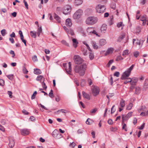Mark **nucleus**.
I'll return each mask as SVG.
<instances>
[{"mask_svg": "<svg viewBox=\"0 0 148 148\" xmlns=\"http://www.w3.org/2000/svg\"><path fill=\"white\" fill-rule=\"evenodd\" d=\"M32 59L34 62L37 61L38 60L37 56L36 55H34L32 57Z\"/></svg>", "mask_w": 148, "mask_h": 148, "instance_id": "obj_48", "label": "nucleus"}, {"mask_svg": "<svg viewBox=\"0 0 148 148\" xmlns=\"http://www.w3.org/2000/svg\"><path fill=\"white\" fill-rule=\"evenodd\" d=\"M69 34H70L71 35L73 36L74 34V33L73 31L71 29H69V31H68L67 32Z\"/></svg>", "mask_w": 148, "mask_h": 148, "instance_id": "obj_44", "label": "nucleus"}, {"mask_svg": "<svg viewBox=\"0 0 148 148\" xmlns=\"http://www.w3.org/2000/svg\"><path fill=\"white\" fill-rule=\"evenodd\" d=\"M97 21V18L91 16L88 17L86 20V23L87 24L92 25L96 23Z\"/></svg>", "mask_w": 148, "mask_h": 148, "instance_id": "obj_4", "label": "nucleus"}, {"mask_svg": "<svg viewBox=\"0 0 148 148\" xmlns=\"http://www.w3.org/2000/svg\"><path fill=\"white\" fill-rule=\"evenodd\" d=\"M30 35L32 37L36 38V33L35 31H31L30 32Z\"/></svg>", "mask_w": 148, "mask_h": 148, "instance_id": "obj_24", "label": "nucleus"}, {"mask_svg": "<svg viewBox=\"0 0 148 148\" xmlns=\"http://www.w3.org/2000/svg\"><path fill=\"white\" fill-rule=\"evenodd\" d=\"M4 84V80L2 79H0V85L3 86V85Z\"/></svg>", "mask_w": 148, "mask_h": 148, "instance_id": "obj_52", "label": "nucleus"}, {"mask_svg": "<svg viewBox=\"0 0 148 148\" xmlns=\"http://www.w3.org/2000/svg\"><path fill=\"white\" fill-rule=\"evenodd\" d=\"M110 7L114 10H115L116 8V3H112L110 5Z\"/></svg>", "mask_w": 148, "mask_h": 148, "instance_id": "obj_32", "label": "nucleus"}, {"mask_svg": "<svg viewBox=\"0 0 148 148\" xmlns=\"http://www.w3.org/2000/svg\"><path fill=\"white\" fill-rule=\"evenodd\" d=\"M82 94L84 97L86 99L89 100L90 99V96L89 94L86 93L84 91H82Z\"/></svg>", "mask_w": 148, "mask_h": 148, "instance_id": "obj_18", "label": "nucleus"}, {"mask_svg": "<svg viewBox=\"0 0 148 148\" xmlns=\"http://www.w3.org/2000/svg\"><path fill=\"white\" fill-rule=\"evenodd\" d=\"M122 129L123 130H124L126 132H127V126L126 124L125 123L123 124L122 126Z\"/></svg>", "mask_w": 148, "mask_h": 148, "instance_id": "obj_39", "label": "nucleus"}, {"mask_svg": "<svg viewBox=\"0 0 148 148\" xmlns=\"http://www.w3.org/2000/svg\"><path fill=\"white\" fill-rule=\"evenodd\" d=\"M8 121L6 119H2L1 120V123L3 125H5L6 123H7Z\"/></svg>", "mask_w": 148, "mask_h": 148, "instance_id": "obj_41", "label": "nucleus"}, {"mask_svg": "<svg viewBox=\"0 0 148 148\" xmlns=\"http://www.w3.org/2000/svg\"><path fill=\"white\" fill-rule=\"evenodd\" d=\"M114 50V48L112 47L108 48L105 54V55L106 56L112 53L113 52Z\"/></svg>", "mask_w": 148, "mask_h": 148, "instance_id": "obj_15", "label": "nucleus"}, {"mask_svg": "<svg viewBox=\"0 0 148 148\" xmlns=\"http://www.w3.org/2000/svg\"><path fill=\"white\" fill-rule=\"evenodd\" d=\"M86 67V64L83 63L80 65L76 66L75 68V71L76 73H78L80 75L83 76L85 74Z\"/></svg>", "mask_w": 148, "mask_h": 148, "instance_id": "obj_1", "label": "nucleus"}, {"mask_svg": "<svg viewBox=\"0 0 148 148\" xmlns=\"http://www.w3.org/2000/svg\"><path fill=\"white\" fill-rule=\"evenodd\" d=\"M69 71H66L69 74L71 72V62H69Z\"/></svg>", "mask_w": 148, "mask_h": 148, "instance_id": "obj_37", "label": "nucleus"}, {"mask_svg": "<svg viewBox=\"0 0 148 148\" xmlns=\"http://www.w3.org/2000/svg\"><path fill=\"white\" fill-rule=\"evenodd\" d=\"M13 75L12 74L7 75V77L10 80H12L13 79Z\"/></svg>", "mask_w": 148, "mask_h": 148, "instance_id": "obj_43", "label": "nucleus"}, {"mask_svg": "<svg viewBox=\"0 0 148 148\" xmlns=\"http://www.w3.org/2000/svg\"><path fill=\"white\" fill-rule=\"evenodd\" d=\"M61 42L62 43L65 45H66V46H68L69 45V44L66 42V41L64 40H62V41H61Z\"/></svg>", "mask_w": 148, "mask_h": 148, "instance_id": "obj_46", "label": "nucleus"}, {"mask_svg": "<svg viewBox=\"0 0 148 148\" xmlns=\"http://www.w3.org/2000/svg\"><path fill=\"white\" fill-rule=\"evenodd\" d=\"M117 130V128L116 127H112L110 128V130L111 132H114L116 131Z\"/></svg>", "mask_w": 148, "mask_h": 148, "instance_id": "obj_35", "label": "nucleus"}, {"mask_svg": "<svg viewBox=\"0 0 148 148\" xmlns=\"http://www.w3.org/2000/svg\"><path fill=\"white\" fill-rule=\"evenodd\" d=\"M133 106V104L132 103H130L127 106L126 110H130L131 109Z\"/></svg>", "mask_w": 148, "mask_h": 148, "instance_id": "obj_25", "label": "nucleus"}, {"mask_svg": "<svg viewBox=\"0 0 148 148\" xmlns=\"http://www.w3.org/2000/svg\"><path fill=\"white\" fill-rule=\"evenodd\" d=\"M71 10V6L69 5H67L64 6L63 7L62 10L63 13L65 15L70 14Z\"/></svg>", "mask_w": 148, "mask_h": 148, "instance_id": "obj_5", "label": "nucleus"}, {"mask_svg": "<svg viewBox=\"0 0 148 148\" xmlns=\"http://www.w3.org/2000/svg\"><path fill=\"white\" fill-rule=\"evenodd\" d=\"M72 40L73 42V46L76 48L77 46V45L78 44V42L76 39L73 38Z\"/></svg>", "mask_w": 148, "mask_h": 148, "instance_id": "obj_20", "label": "nucleus"}, {"mask_svg": "<svg viewBox=\"0 0 148 148\" xmlns=\"http://www.w3.org/2000/svg\"><path fill=\"white\" fill-rule=\"evenodd\" d=\"M23 70L24 73L27 74L28 72V70L25 66L23 67Z\"/></svg>", "mask_w": 148, "mask_h": 148, "instance_id": "obj_42", "label": "nucleus"}, {"mask_svg": "<svg viewBox=\"0 0 148 148\" xmlns=\"http://www.w3.org/2000/svg\"><path fill=\"white\" fill-rule=\"evenodd\" d=\"M9 53L10 54L12 55V57L14 58L15 56L14 52V51L12 50H11L10 52Z\"/></svg>", "mask_w": 148, "mask_h": 148, "instance_id": "obj_49", "label": "nucleus"}, {"mask_svg": "<svg viewBox=\"0 0 148 148\" xmlns=\"http://www.w3.org/2000/svg\"><path fill=\"white\" fill-rule=\"evenodd\" d=\"M0 130L2 132H4L5 131L4 127L1 125H0Z\"/></svg>", "mask_w": 148, "mask_h": 148, "instance_id": "obj_61", "label": "nucleus"}, {"mask_svg": "<svg viewBox=\"0 0 148 148\" xmlns=\"http://www.w3.org/2000/svg\"><path fill=\"white\" fill-rule=\"evenodd\" d=\"M91 90L93 95L94 96H96L99 94L100 89L96 86L93 85L91 88Z\"/></svg>", "mask_w": 148, "mask_h": 148, "instance_id": "obj_8", "label": "nucleus"}, {"mask_svg": "<svg viewBox=\"0 0 148 148\" xmlns=\"http://www.w3.org/2000/svg\"><path fill=\"white\" fill-rule=\"evenodd\" d=\"M88 35H91L92 34H95L98 37L100 36V35L98 34L97 32L95 30V28L94 27H89L86 29Z\"/></svg>", "mask_w": 148, "mask_h": 148, "instance_id": "obj_6", "label": "nucleus"}, {"mask_svg": "<svg viewBox=\"0 0 148 148\" xmlns=\"http://www.w3.org/2000/svg\"><path fill=\"white\" fill-rule=\"evenodd\" d=\"M41 83L42 84V87L44 89L46 90L47 88V86L46 85L45 83L44 82V81H42V83Z\"/></svg>", "mask_w": 148, "mask_h": 148, "instance_id": "obj_38", "label": "nucleus"}, {"mask_svg": "<svg viewBox=\"0 0 148 148\" xmlns=\"http://www.w3.org/2000/svg\"><path fill=\"white\" fill-rule=\"evenodd\" d=\"M96 10L97 12L99 13H103L106 9V7L104 5H98L96 7Z\"/></svg>", "mask_w": 148, "mask_h": 148, "instance_id": "obj_7", "label": "nucleus"}, {"mask_svg": "<svg viewBox=\"0 0 148 148\" xmlns=\"http://www.w3.org/2000/svg\"><path fill=\"white\" fill-rule=\"evenodd\" d=\"M140 90V88H136V94H138L139 93V90Z\"/></svg>", "mask_w": 148, "mask_h": 148, "instance_id": "obj_57", "label": "nucleus"}, {"mask_svg": "<svg viewBox=\"0 0 148 148\" xmlns=\"http://www.w3.org/2000/svg\"><path fill=\"white\" fill-rule=\"evenodd\" d=\"M88 82L90 86L91 85L92 83V81L90 79H88Z\"/></svg>", "mask_w": 148, "mask_h": 148, "instance_id": "obj_64", "label": "nucleus"}, {"mask_svg": "<svg viewBox=\"0 0 148 148\" xmlns=\"http://www.w3.org/2000/svg\"><path fill=\"white\" fill-rule=\"evenodd\" d=\"M91 121V120L90 118H88L86 121V123L88 125H90L91 124L90 121Z\"/></svg>", "mask_w": 148, "mask_h": 148, "instance_id": "obj_51", "label": "nucleus"}, {"mask_svg": "<svg viewBox=\"0 0 148 148\" xmlns=\"http://www.w3.org/2000/svg\"><path fill=\"white\" fill-rule=\"evenodd\" d=\"M107 28V25L106 24H102L100 27V31H98L97 32L98 34H100V33L103 34L105 33Z\"/></svg>", "mask_w": 148, "mask_h": 148, "instance_id": "obj_10", "label": "nucleus"}, {"mask_svg": "<svg viewBox=\"0 0 148 148\" xmlns=\"http://www.w3.org/2000/svg\"><path fill=\"white\" fill-rule=\"evenodd\" d=\"M1 33L3 36H5L7 34L6 30L4 29H3L1 31Z\"/></svg>", "mask_w": 148, "mask_h": 148, "instance_id": "obj_29", "label": "nucleus"}, {"mask_svg": "<svg viewBox=\"0 0 148 148\" xmlns=\"http://www.w3.org/2000/svg\"><path fill=\"white\" fill-rule=\"evenodd\" d=\"M125 105V101L122 100L120 103V106L122 108L124 107Z\"/></svg>", "mask_w": 148, "mask_h": 148, "instance_id": "obj_28", "label": "nucleus"}, {"mask_svg": "<svg viewBox=\"0 0 148 148\" xmlns=\"http://www.w3.org/2000/svg\"><path fill=\"white\" fill-rule=\"evenodd\" d=\"M42 32V27L41 26L40 27H39L38 28L37 30V34L38 36L39 37L40 36V33Z\"/></svg>", "mask_w": 148, "mask_h": 148, "instance_id": "obj_26", "label": "nucleus"}, {"mask_svg": "<svg viewBox=\"0 0 148 148\" xmlns=\"http://www.w3.org/2000/svg\"><path fill=\"white\" fill-rule=\"evenodd\" d=\"M21 133L22 135L25 136L28 134L29 132L28 129H24L21 130Z\"/></svg>", "mask_w": 148, "mask_h": 148, "instance_id": "obj_13", "label": "nucleus"}, {"mask_svg": "<svg viewBox=\"0 0 148 148\" xmlns=\"http://www.w3.org/2000/svg\"><path fill=\"white\" fill-rule=\"evenodd\" d=\"M57 131V130H55L52 133V135L53 137H55L56 136V134H55L56 133V132Z\"/></svg>", "mask_w": 148, "mask_h": 148, "instance_id": "obj_60", "label": "nucleus"}, {"mask_svg": "<svg viewBox=\"0 0 148 148\" xmlns=\"http://www.w3.org/2000/svg\"><path fill=\"white\" fill-rule=\"evenodd\" d=\"M144 87L145 88H148V80L146 79L144 83Z\"/></svg>", "mask_w": 148, "mask_h": 148, "instance_id": "obj_33", "label": "nucleus"}, {"mask_svg": "<svg viewBox=\"0 0 148 148\" xmlns=\"http://www.w3.org/2000/svg\"><path fill=\"white\" fill-rule=\"evenodd\" d=\"M9 140V145L10 147L12 148L14 146L15 143L14 138L12 137H10Z\"/></svg>", "mask_w": 148, "mask_h": 148, "instance_id": "obj_12", "label": "nucleus"}, {"mask_svg": "<svg viewBox=\"0 0 148 148\" xmlns=\"http://www.w3.org/2000/svg\"><path fill=\"white\" fill-rule=\"evenodd\" d=\"M129 51L128 49H126L124 50L123 52L122 55L125 56V55H127L128 54Z\"/></svg>", "mask_w": 148, "mask_h": 148, "instance_id": "obj_34", "label": "nucleus"}, {"mask_svg": "<svg viewBox=\"0 0 148 148\" xmlns=\"http://www.w3.org/2000/svg\"><path fill=\"white\" fill-rule=\"evenodd\" d=\"M109 81L110 83V85H112L113 84V79L112 77V76H111L110 77Z\"/></svg>", "mask_w": 148, "mask_h": 148, "instance_id": "obj_63", "label": "nucleus"}, {"mask_svg": "<svg viewBox=\"0 0 148 148\" xmlns=\"http://www.w3.org/2000/svg\"><path fill=\"white\" fill-rule=\"evenodd\" d=\"M120 75V73L119 72L116 71L114 74V75L116 76L117 77H119Z\"/></svg>", "mask_w": 148, "mask_h": 148, "instance_id": "obj_45", "label": "nucleus"}, {"mask_svg": "<svg viewBox=\"0 0 148 148\" xmlns=\"http://www.w3.org/2000/svg\"><path fill=\"white\" fill-rule=\"evenodd\" d=\"M56 100L57 102H59L60 101L59 96L58 95H57L56 98Z\"/></svg>", "mask_w": 148, "mask_h": 148, "instance_id": "obj_62", "label": "nucleus"}, {"mask_svg": "<svg viewBox=\"0 0 148 148\" xmlns=\"http://www.w3.org/2000/svg\"><path fill=\"white\" fill-rule=\"evenodd\" d=\"M23 2L24 3L27 9H28V5L27 2L25 1V0H23Z\"/></svg>", "mask_w": 148, "mask_h": 148, "instance_id": "obj_54", "label": "nucleus"}, {"mask_svg": "<svg viewBox=\"0 0 148 148\" xmlns=\"http://www.w3.org/2000/svg\"><path fill=\"white\" fill-rule=\"evenodd\" d=\"M89 58L90 60H92L94 58V54L91 52H90Z\"/></svg>", "mask_w": 148, "mask_h": 148, "instance_id": "obj_30", "label": "nucleus"}, {"mask_svg": "<svg viewBox=\"0 0 148 148\" xmlns=\"http://www.w3.org/2000/svg\"><path fill=\"white\" fill-rule=\"evenodd\" d=\"M126 80L125 81L123 82L124 84H126L127 83L130 82L131 83V81H132L131 79L130 78H127V79H126Z\"/></svg>", "mask_w": 148, "mask_h": 148, "instance_id": "obj_31", "label": "nucleus"}, {"mask_svg": "<svg viewBox=\"0 0 148 148\" xmlns=\"http://www.w3.org/2000/svg\"><path fill=\"white\" fill-rule=\"evenodd\" d=\"M146 15H144L140 17V20L143 21L146 20Z\"/></svg>", "mask_w": 148, "mask_h": 148, "instance_id": "obj_36", "label": "nucleus"}, {"mask_svg": "<svg viewBox=\"0 0 148 148\" xmlns=\"http://www.w3.org/2000/svg\"><path fill=\"white\" fill-rule=\"evenodd\" d=\"M131 84L132 85H135L136 84L138 81V79L136 77H134L131 79Z\"/></svg>", "mask_w": 148, "mask_h": 148, "instance_id": "obj_17", "label": "nucleus"}, {"mask_svg": "<svg viewBox=\"0 0 148 148\" xmlns=\"http://www.w3.org/2000/svg\"><path fill=\"white\" fill-rule=\"evenodd\" d=\"M75 3L77 5H80L83 3L82 0H75Z\"/></svg>", "mask_w": 148, "mask_h": 148, "instance_id": "obj_23", "label": "nucleus"}, {"mask_svg": "<svg viewBox=\"0 0 148 148\" xmlns=\"http://www.w3.org/2000/svg\"><path fill=\"white\" fill-rule=\"evenodd\" d=\"M83 13V10L81 9H79L74 14L73 18L75 20H78L81 17Z\"/></svg>", "mask_w": 148, "mask_h": 148, "instance_id": "obj_3", "label": "nucleus"}, {"mask_svg": "<svg viewBox=\"0 0 148 148\" xmlns=\"http://www.w3.org/2000/svg\"><path fill=\"white\" fill-rule=\"evenodd\" d=\"M36 80L38 81H40V83H42V81H44L45 80V78L41 75H38L36 78Z\"/></svg>", "mask_w": 148, "mask_h": 148, "instance_id": "obj_16", "label": "nucleus"}, {"mask_svg": "<svg viewBox=\"0 0 148 148\" xmlns=\"http://www.w3.org/2000/svg\"><path fill=\"white\" fill-rule=\"evenodd\" d=\"M92 45L93 48L95 49H97L98 48V46L97 45L96 42L94 41L92 42Z\"/></svg>", "mask_w": 148, "mask_h": 148, "instance_id": "obj_27", "label": "nucleus"}, {"mask_svg": "<svg viewBox=\"0 0 148 148\" xmlns=\"http://www.w3.org/2000/svg\"><path fill=\"white\" fill-rule=\"evenodd\" d=\"M134 66V64H133L127 70L125 71L122 75L121 77V79L122 80L125 79H127V78H128L131 73V71L133 69Z\"/></svg>", "mask_w": 148, "mask_h": 148, "instance_id": "obj_2", "label": "nucleus"}, {"mask_svg": "<svg viewBox=\"0 0 148 148\" xmlns=\"http://www.w3.org/2000/svg\"><path fill=\"white\" fill-rule=\"evenodd\" d=\"M54 19L57 21L58 23H60L61 22V18L57 14H55L54 16Z\"/></svg>", "mask_w": 148, "mask_h": 148, "instance_id": "obj_19", "label": "nucleus"}, {"mask_svg": "<svg viewBox=\"0 0 148 148\" xmlns=\"http://www.w3.org/2000/svg\"><path fill=\"white\" fill-rule=\"evenodd\" d=\"M65 24L68 27H71L72 24L71 19L69 18H67L66 20Z\"/></svg>", "mask_w": 148, "mask_h": 148, "instance_id": "obj_14", "label": "nucleus"}, {"mask_svg": "<svg viewBox=\"0 0 148 148\" xmlns=\"http://www.w3.org/2000/svg\"><path fill=\"white\" fill-rule=\"evenodd\" d=\"M114 60H110L108 62L107 65L109 66H110V65L112 64V63L113 62Z\"/></svg>", "mask_w": 148, "mask_h": 148, "instance_id": "obj_56", "label": "nucleus"}, {"mask_svg": "<svg viewBox=\"0 0 148 148\" xmlns=\"http://www.w3.org/2000/svg\"><path fill=\"white\" fill-rule=\"evenodd\" d=\"M24 115H27L29 113L25 110L23 109L22 111Z\"/></svg>", "mask_w": 148, "mask_h": 148, "instance_id": "obj_55", "label": "nucleus"}, {"mask_svg": "<svg viewBox=\"0 0 148 148\" xmlns=\"http://www.w3.org/2000/svg\"><path fill=\"white\" fill-rule=\"evenodd\" d=\"M70 146L72 147L73 148L75 147V143H74L73 142L72 143H70Z\"/></svg>", "mask_w": 148, "mask_h": 148, "instance_id": "obj_59", "label": "nucleus"}, {"mask_svg": "<svg viewBox=\"0 0 148 148\" xmlns=\"http://www.w3.org/2000/svg\"><path fill=\"white\" fill-rule=\"evenodd\" d=\"M73 58L75 63L77 64H80L84 61L83 59L78 55L74 56Z\"/></svg>", "mask_w": 148, "mask_h": 148, "instance_id": "obj_9", "label": "nucleus"}, {"mask_svg": "<svg viewBox=\"0 0 148 148\" xmlns=\"http://www.w3.org/2000/svg\"><path fill=\"white\" fill-rule=\"evenodd\" d=\"M37 94V92L36 91H35L33 94L32 95V99H34L35 98V95Z\"/></svg>", "mask_w": 148, "mask_h": 148, "instance_id": "obj_47", "label": "nucleus"}, {"mask_svg": "<svg viewBox=\"0 0 148 148\" xmlns=\"http://www.w3.org/2000/svg\"><path fill=\"white\" fill-rule=\"evenodd\" d=\"M145 123H143V124H142V125L140 127H139L138 128V129L139 130H143L145 127Z\"/></svg>", "mask_w": 148, "mask_h": 148, "instance_id": "obj_53", "label": "nucleus"}, {"mask_svg": "<svg viewBox=\"0 0 148 148\" xmlns=\"http://www.w3.org/2000/svg\"><path fill=\"white\" fill-rule=\"evenodd\" d=\"M34 72L35 74L37 75L40 74L42 73L41 70L38 69H34Z\"/></svg>", "mask_w": 148, "mask_h": 148, "instance_id": "obj_21", "label": "nucleus"}, {"mask_svg": "<svg viewBox=\"0 0 148 148\" xmlns=\"http://www.w3.org/2000/svg\"><path fill=\"white\" fill-rule=\"evenodd\" d=\"M133 112H130L126 115H122V122L123 123L124 121L127 120L132 115Z\"/></svg>", "mask_w": 148, "mask_h": 148, "instance_id": "obj_11", "label": "nucleus"}, {"mask_svg": "<svg viewBox=\"0 0 148 148\" xmlns=\"http://www.w3.org/2000/svg\"><path fill=\"white\" fill-rule=\"evenodd\" d=\"M99 43L100 45L103 46L106 44V41L103 39H101L100 40Z\"/></svg>", "mask_w": 148, "mask_h": 148, "instance_id": "obj_22", "label": "nucleus"}, {"mask_svg": "<svg viewBox=\"0 0 148 148\" xmlns=\"http://www.w3.org/2000/svg\"><path fill=\"white\" fill-rule=\"evenodd\" d=\"M8 94L9 95V96L10 98H12V92L10 91H8Z\"/></svg>", "mask_w": 148, "mask_h": 148, "instance_id": "obj_58", "label": "nucleus"}, {"mask_svg": "<svg viewBox=\"0 0 148 148\" xmlns=\"http://www.w3.org/2000/svg\"><path fill=\"white\" fill-rule=\"evenodd\" d=\"M133 54L134 56L136 58H137L139 55V52L138 51H136L133 53Z\"/></svg>", "mask_w": 148, "mask_h": 148, "instance_id": "obj_40", "label": "nucleus"}, {"mask_svg": "<svg viewBox=\"0 0 148 148\" xmlns=\"http://www.w3.org/2000/svg\"><path fill=\"white\" fill-rule=\"evenodd\" d=\"M123 58L121 56H117L116 59V61H119L121 60H123Z\"/></svg>", "mask_w": 148, "mask_h": 148, "instance_id": "obj_50", "label": "nucleus"}]
</instances>
